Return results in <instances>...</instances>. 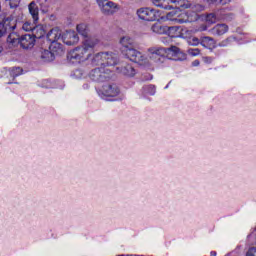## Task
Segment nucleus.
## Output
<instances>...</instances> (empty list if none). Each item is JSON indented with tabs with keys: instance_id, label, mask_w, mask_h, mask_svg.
Masks as SVG:
<instances>
[{
	"instance_id": "obj_42",
	"label": "nucleus",
	"mask_w": 256,
	"mask_h": 256,
	"mask_svg": "<svg viewBox=\"0 0 256 256\" xmlns=\"http://www.w3.org/2000/svg\"><path fill=\"white\" fill-rule=\"evenodd\" d=\"M16 13H18V16L20 17V19H16V23H21V20L23 19V11L18 10Z\"/></svg>"
},
{
	"instance_id": "obj_9",
	"label": "nucleus",
	"mask_w": 256,
	"mask_h": 256,
	"mask_svg": "<svg viewBox=\"0 0 256 256\" xmlns=\"http://www.w3.org/2000/svg\"><path fill=\"white\" fill-rule=\"evenodd\" d=\"M155 7H160V9L171 10L177 8V3L179 0H152Z\"/></svg>"
},
{
	"instance_id": "obj_46",
	"label": "nucleus",
	"mask_w": 256,
	"mask_h": 256,
	"mask_svg": "<svg viewBox=\"0 0 256 256\" xmlns=\"http://www.w3.org/2000/svg\"><path fill=\"white\" fill-rule=\"evenodd\" d=\"M201 31H207V26L206 25H203V26H201Z\"/></svg>"
},
{
	"instance_id": "obj_48",
	"label": "nucleus",
	"mask_w": 256,
	"mask_h": 256,
	"mask_svg": "<svg viewBox=\"0 0 256 256\" xmlns=\"http://www.w3.org/2000/svg\"><path fill=\"white\" fill-rule=\"evenodd\" d=\"M210 255H212V256H217V252L212 251V252L210 253Z\"/></svg>"
},
{
	"instance_id": "obj_40",
	"label": "nucleus",
	"mask_w": 256,
	"mask_h": 256,
	"mask_svg": "<svg viewBox=\"0 0 256 256\" xmlns=\"http://www.w3.org/2000/svg\"><path fill=\"white\" fill-rule=\"evenodd\" d=\"M202 61L204 63H207L208 65H210V63H213V58L209 57V56H205V57L202 58Z\"/></svg>"
},
{
	"instance_id": "obj_11",
	"label": "nucleus",
	"mask_w": 256,
	"mask_h": 256,
	"mask_svg": "<svg viewBox=\"0 0 256 256\" xmlns=\"http://www.w3.org/2000/svg\"><path fill=\"white\" fill-rule=\"evenodd\" d=\"M19 43L22 49H33L35 47V36L31 34L22 35Z\"/></svg>"
},
{
	"instance_id": "obj_29",
	"label": "nucleus",
	"mask_w": 256,
	"mask_h": 256,
	"mask_svg": "<svg viewBox=\"0 0 256 256\" xmlns=\"http://www.w3.org/2000/svg\"><path fill=\"white\" fill-rule=\"evenodd\" d=\"M142 93L144 95H154L155 94V85L150 84L142 88Z\"/></svg>"
},
{
	"instance_id": "obj_2",
	"label": "nucleus",
	"mask_w": 256,
	"mask_h": 256,
	"mask_svg": "<svg viewBox=\"0 0 256 256\" xmlns=\"http://www.w3.org/2000/svg\"><path fill=\"white\" fill-rule=\"evenodd\" d=\"M111 70L108 68H96L90 72V79L96 81L97 83H105L111 79Z\"/></svg>"
},
{
	"instance_id": "obj_22",
	"label": "nucleus",
	"mask_w": 256,
	"mask_h": 256,
	"mask_svg": "<svg viewBox=\"0 0 256 256\" xmlns=\"http://www.w3.org/2000/svg\"><path fill=\"white\" fill-rule=\"evenodd\" d=\"M8 73H9L12 81H15L16 77H19V75H23V68H21V67H12L8 70Z\"/></svg>"
},
{
	"instance_id": "obj_15",
	"label": "nucleus",
	"mask_w": 256,
	"mask_h": 256,
	"mask_svg": "<svg viewBox=\"0 0 256 256\" xmlns=\"http://www.w3.org/2000/svg\"><path fill=\"white\" fill-rule=\"evenodd\" d=\"M47 40L50 43H57V41H59V39H61L62 35H61V29L55 27L52 28L46 35Z\"/></svg>"
},
{
	"instance_id": "obj_12",
	"label": "nucleus",
	"mask_w": 256,
	"mask_h": 256,
	"mask_svg": "<svg viewBox=\"0 0 256 256\" xmlns=\"http://www.w3.org/2000/svg\"><path fill=\"white\" fill-rule=\"evenodd\" d=\"M117 71L125 77H135L137 74V71L131 64H122L120 67H117Z\"/></svg>"
},
{
	"instance_id": "obj_6",
	"label": "nucleus",
	"mask_w": 256,
	"mask_h": 256,
	"mask_svg": "<svg viewBox=\"0 0 256 256\" xmlns=\"http://www.w3.org/2000/svg\"><path fill=\"white\" fill-rule=\"evenodd\" d=\"M167 19H169V21H174V23H179L180 25L183 23H189V15L187 12H183L181 10L169 12L167 14Z\"/></svg>"
},
{
	"instance_id": "obj_23",
	"label": "nucleus",
	"mask_w": 256,
	"mask_h": 256,
	"mask_svg": "<svg viewBox=\"0 0 256 256\" xmlns=\"http://www.w3.org/2000/svg\"><path fill=\"white\" fill-rule=\"evenodd\" d=\"M32 33V37H34V39H41L42 37H45V29L41 26H34Z\"/></svg>"
},
{
	"instance_id": "obj_25",
	"label": "nucleus",
	"mask_w": 256,
	"mask_h": 256,
	"mask_svg": "<svg viewBox=\"0 0 256 256\" xmlns=\"http://www.w3.org/2000/svg\"><path fill=\"white\" fill-rule=\"evenodd\" d=\"M76 29L79 35H82V37H87L89 35V28L85 23L78 24Z\"/></svg>"
},
{
	"instance_id": "obj_24",
	"label": "nucleus",
	"mask_w": 256,
	"mask_h": 256,
	"mask_svg": "<svg viewBox=\"0 0 256 256\" xmlns=\"http://www.w3.org/2000/svg\"><path fill=\"white\" fill-rule=\"evenodd\" d=\"M200 44L202 47H213L215 45V39L209 37V36H204L201 38Z\"/></svg>"
},
{
	"instance_id": "obj_8",
	"label": "nucleus",
	"mask_w": 256,
	"mask_h": 256,
	"mask_svg": "<svg viewBox=\"0 0 256 256\" xmlns=\"http://www.w3.org/2000/svg\"><path fill=\"white\" fill-rule=\"evenodd\" d=\"M61 40L65 45L71 46L79 43V36L75 31L69 30L63 33Z\"/></svg>"
},
{
	"instance_id": "obj_36",
	"label": "nucleus",
	"mask_w": 256,
	"mask_h": 256,
	"mask_svg": "<svg viewBox=\"0 0 256 256\" xmlns=\"http://www.w3.org/2000/svg\"><path fill=\"white\" fill-rule=\"evenodd\" d=\"M6 1H8V4L11 9H15L19 7V0H6Z\"/></svg>"
},
{
	"instance_id": "obj_31",
	"label": "nucleus",
	"mask_w": 256,
	"mask_h": 256,
	"mask_svg": "<svg viewBox=\"0 0 256 256\" xmlns=\"http://www.w3.org/2000/svg\"><path fill=\"white\" fill-rule=\"evenodd\" d=\"M206 23L209 25H213L214 23H217V15L215 13H210L206 16Z\"/></svg>"
},
{
	"instance_id": "obj_7",
	"label": "nucleus",
	"mask_w": 256,
	"mask_h": 256,
	"mask_svg": "<svg viewBox=\"0 0 256 256\" xmlns=\"http://www.w3.org/2000/svg\"><path fill=\"white\" fill-rule=\"evenodd\" d=\"M137 15L142 21H155L157 19V10L151 8H140Z\"/></svg>"
},
{
	"instance_id": "obj_21",
	"label": "nucleus",
	"mask_w": 256,
	"mask_h": 256,
	"mask_svg": "<svg viewBox=\"0 0 256 256\" xmlns=\"http://www.w3.org/2000/svg\"><path fill=\"white\" fill-rule=\"evenodd\" d=\"M151 30L153 31V33L163 35L164 33H167V26H163L161 25V23L156 22L154 25H152Z\"/></svg>"
},
{
	"instance_id": "obj_32",
	"label": "nucleus",
	"mask_w": 256,
	"mask_h": 256,
	"mask_svg": "<svg viewBox=\"0 0 256 256\" xmlns=\"http://www.w3.org/2000/svg\"><path fill=\"white\" fill-rule=\"evenodd\" d=\"M37 22H34V23H31V22H25L23 25H22V29L23 31H33L35 29V24Z\"/></svg>"
},
{
	"instance_id": "obj_10",
	"label": "nucleus",
	"mask_w": 256,
	"mask_h": 256,
	"mask_svg": "<svg viewBox=\"0 0 256 256\" xmlns=\"http://www.w3.org/2000/svg\"><path fill=\"white\" fill-rule=\"evenodd\" d=\"M120 93L121 90L116 84H106L102 87V94L105 97H117Z\"/></svg>"
},
{
	"instance_id": "obj_19",
	"label": "nucleus",
	"mask_w": 256,
	"mask_h": 256,
	"mask_svg": "<svg viewBox=\"0 0 256 256\" xmlns=\"http://www.w3.org/2000/svg\"><path fill=\"white\" fill-rule=\"evenodd\" d=\"M105 57H107L105 52H99V53L95 54L92 58V65H94V66H97V65L104 66L105 65Z\"/></svg>"
},
{
	"instance_id": "obj_28",
	"label": "nucleus",
	"mask_w": 256,
	"mask_h": 256,
	"mask_svg": "<svg viewBox=\"0 0 256 256\" xmlns=\"http://www.w3.org/2000/svg\"><path fill=\"white\" fill-rule=\"evenodd\" d=\"M20 39H21V37H19L17 35V33L10 32V34L7 37V43H10L11 45H15V44L19 43Z\"/></svg>"
},
{
	"instance_id": "obj_18",
	"label": "nucleus",
	"mask_w": 256,
	"mask_h": 256,
	"mask_svg": "<svg viewBox=\"0 0 256 256\" xmlns=\"http://www.w3.org/2000/svg\"><path fill=\"white\" fill-rule=\"evenodd\" d=\"M168 35L172 38L175 39L177 37H183V33H181V31H183V28H181V26H171V27H167Z\"/></svg>"
},
{
	"instance_id": "obj_14",
	"label": "nucleus",
	"mask_w": 256,
	"mask_h": 256,
	"mask_svg": "<svg viewBox=\"0 0 256 256\" xmlns=\"http://www.w3.org/2000/svg\"><path fill=\"white\" fill-rule=\"evenodd\" d=\"M104 55H106L104 58V66L113 67L117 65V62L119 61L117 54L113 52H104Z\"/></svg>"
},
{
	"instance_id": "obj_39",
	"label": "nucleus",
	"mask_w": 256,
	"mask_h": 256,
	"mask_svg": "<svg viewBox=\"0 0 256 256\" xmlns=\"http://www.w3.org/2000/svg\"><path fill=\"white\" fill-rule=\"evenodd\" d=\"M246 256H256V248L255 247L250 248L246 253Z\"/></svg>"
},
{
	"instance_id": "obj_4",
	"label": "nucleus",
	"mask_w": 256,
	"mask_h": 256,
	"mask_svg": "<svg viewBox=\"0 0 256 256\" xmlns=\"http://www.w3.org/2000/svg\"><path fill=\"white\" fill-rule=\"evenodd\" d=\"M98 7L104 15H114L119 11V5L113 1L109 0H97Z\"/></svg>"
},
{
	"instance_id": "obj_44",
	"label": "nucleus",
	"mask_w": 256,
	"mask_h": 256,
	"mask_svg": "<svg viewBox=\"0 0 256 256\" xmlns=\"http://www.w3.org/2000/svg\"><path fill=\"white\" fill-rule=\"evenodd\" d=\"M200 64H201V62L199 60H194L192 62V67H199Z\"/></svg>"
},
{
	"instance_id": "obj_49",
	"label": "nucleus",
	"mask_w": 256,
	"mask_h": 256,
	"mask_svg": "<svg viewBox=\"0 0 256 256\" xmlns=\"http://www.w3.org/2000/svg\"><path fill=\"white\" fill-rule=\"evenodd\" d=\"M7 83H8V85H11V83H13V82H11V81H8Z\"/></svg>"
},
{
	"instance_id": "obj_27",
	"label": "nucleus",
	"mask_w": 256,
	"mask_h": 256,
	"mask_svg": "<svg viewBox=\"0 0 256 256\" xmlns=\"http://www.w3.org/2000/svg\"><path fill=\"white\" fill-rule=\"evenodd\" d=\"M41 59L44 61H53L55 59V55L49 50H43L41 52Z\"/></svg>"
},
{
	"instance_id": "obj_34",
	"label": "nucleus",
	"mask_w": 256,
	"mask_h": 256,
	"mask_svg": "<svg viewBox=\"0 0 256 256\" xmlns=\"http://www.w3.org/2000/svg\"><path fill=\"white\" fill-rule=\"evenodd\" d=\"M201 50L199 48H190L188 49V54L192 57H197V55H200Z\"/></svg>"
},
{
	"instance_id": "obj_1",
	"label": "nucleus",
	"mask_w": 256,
	"mask_h": 256,
	"mask_svg": "<svg viewBox=\"0 0 256 256\" xmlns=\"http://www.w3.org/2000/svg\"><path fill=\"white\" fill-rule=\"evenodd\" d=\"M99 44V39L88 38L83 42L82 46L76 47L68 54V59L75 63H83L88 61L93 53V49Z\"/></svg>"
},
{
	"instance_id": "obj_38",
	"label": "nucleus",
	"mask_w": 256,
	"mask_h": 256,
	"mask_svg": "<svg viewBox=\"0 0 256 256\" xmlns=\"http://www.w3.org/2000/svg\"><path fill=\"white\" fill-rule=\"evenodd\" d=\"M171 37H170V35L168 34V36H166V37H162L161 38V41H162V43H164V44H169V43H171Z\"/></svg>"
},
{
	"instance_id": "obj_43",
	"label": "nucleus",
	"mask_w": 256,
	"mask_h": 256,
	"mask_svg": "<svg viewBox=\"0 0 256 256\" xmlns=\"http://www.w3.org/2000/svg\"><path fill=\"white\" fill-rule=\"evenodd\" d=\"M208 5H220V0H207Z\"/></svg>"
},
{
	"instance_id": "obj_41",
	"label": "nucleus",
	"mask_w": 256,
	"mask_h": 256,
	"mask_svg": "<svg viewBox=\"0 0 256 256\" xmlns=\"http://www.w3.org/2000/svg\"><path fill=\"white\" fill-rule=\"evenodd\" d=\"M167 52L172 51L173 53H179V48L176 46H171L170 48H166Z\"/></svg>"
},
{
	"instance_id": "obj_30",
	"label": "nucleus",
	"mask_w": 256,
	"mask_h": 256,
	"mask_svg": "<svg viewBox=\"0 0 256 256\" xmlns=\"http://www.w3.org/2000/svg\"><path fill=\"white\" fill-rule=\"evenodd\" d=\"M38 5L43 13H46L49 9V0H37Z\"/></svg>"
},
{
	"instance_id": "obj_20",
	"label": "nucleus",
	"mask_w": 256,
	"mask_h": 256,
	"mask_svg": "<svg viewBox=\"0 0 256 256\" xmlns=\"http://www.w3.org/2000/svg\"><path fill=\"white\" fill-rule=\"evenodd\" d=\"M180 7H183L184 9H192V11L195 13H201V11H205V6L201 4H195L193 6L191 4H181Z\"/></svg>"
},
{
	"instance_id": "obj_13",
	"label": "nucleus",
	"mask_w": 256,
	"mask_h": 256,
	"mask_svg": "<svg viewBox=\"0 0 256 256\" xmlns=\"http://www.w3.org/2000/svg\"><path fill=\"white\" fill-rule=\"evenodd\" d=\"M15 27H17V25H11L9 18L4 20L3 23H0V37H3V35H6L7 33H11V31H14Z\"/></svg>"
},
{
	"instance_id": "obj_37",
	"label": "nucleus",
	"mask_w": 256,
	"mask_h": 256,
	"mask_svg": "<svg viewBox=\"0 0 256 256\" xmlns=\"http://www.w3.org/2000/svg\"><path fill=\"white\" fill-rule=\"evenodd\" d=\"M201 41H199V38L194 37L189 41V45H192L193 47H197Z\"/></svg>"
},
{
	"instance_id": "obj_26",
	"label": "nucleus",
	"mask_w": 256,
	"mask_h": 256,
	"mask_svg": "<svg viewBox=\"0 0 256 256\" xmlns=\"http://www.w3.org/2000/svg\"><path fill=\"white\" fill-rule=\"evenodd\" d=\"M120 44L124 49H131L133 45V40L129 36H124L120 39Z\"/></svg>"
},
{
	"instance_id": "obj_45",
	"label": "nucleus",
	"mask_w": 256,
	"mask_h": 256,
	"mask_svg": "<svg viewBox=\"0 0 256 256\" xmlns=\"http://www.w3.org/2000/svg\"><path fill=\"white\" fill-rule=\"evenodd\" d=\"M227 3H231V0H220V5H227Z\"/></svg>"
},
{
	"instance_id": "obj_33",
	"label": "nucleus",
	"mask_w": 256,
	"mask_h": 256,
	"mask_svg": "<svg viewBox=\"0 0 256 256\" xmlns=\"http://www.w3.org/2000/svg\"><path fill=\"white\" fill-rule=\"evenodd\" d=\"M233 41H235V37H228L225 40L221 41L219 43V47H227L228 45H231V43H233Z\"/></svg>"
},
{
	"instance_id": "obj_16",
	"label": "nucleus",
	"mask_w": 256,
	"mask_h": 256,
	"mask_svg": "<svg viewBox=\"0 0 256 256\" xmlns=\"http://www.w3.org/2000/svg\"><path fill=\"white\" fill-rule=\"evenodd\" d=\"M227 31H229V26L227 24H217L210 30V33L217 37H221V35H225Z\"/></svg>"
},
{
	"instance_id": "obj_47",
	"label": "nucleus",
	"mask_w": 256,
	"mask_h": 256,
	"mask_svg": "<svg viewBox=\"0 0 256 256\" xmlns=\"http://www.w3.org/2000/svg\"><path fill=\"white\" fill-rule=\"evenodd\" d=\"M148 76H149V77H148V78H146V80H148V81H149V80L153 79V76H152L151 74H148Z\"/></svg>"
},
{
	"instance_id": "obj_3",
	"label": "nucleus",
	"mask_w": 256,
	"mask_h": 256,
	"mask_svg": "<svg viewBox=\"0 0 256 256\" xmlns=\"http://www.w3.org/2000/svg\"><path fill=\"white\" fill-rule=\"evenodd\" d=\"M123 54L127 59L132 61V63H138L139 65H145L147 58L139 50L135 48H127L122 50Z\"/></svg>"
},
{
	"instance_id": "obj_35",
	"label": "nucleus",
	"mask_w": 256,
	"mask_h": 256,
	"mask_svg": "<svg viewBox=\"0 0 256 256\" xmlns=\"http://www.w3.org/2000/svg\"><path fill=\"white\" fill-rule=\"evenodd\" d=\"M222 19H224V21H233V19H235V14L233 13L223 14Z\"/></svg>"
},
{
	"instance_id": "obj_5",
	"label": "nucleus",
	"mask_w": 256,
	"mask_h": 256,
	"mask_svg": "<svg viewBox=\"0 0 256 256\" xmlns=\"http://www.w3.org/2000/svg\"><path fill=\"white\" fill-rule=\"evenodd\" d=\"M148 53H150V58L154 59L156 63H164L165 57H167V48L154 46L148 49Z\"/></svg>"
},
{
	"instance_id": "obj_17",
	"label": "nucleus",
	"mask_w": 256,
	"mask_h": 256,
	"mask_svg": "<svg viewBox=\"0 0 256 256\" xmlns=\"http://www.w3.org/2000/svg\"><path fill=\"white\" fill-rule=\"evenodd\" d=\"M28 9L34 23H37V21H39V6H37V3H35V1H32L28 5Z\"/></svg>"
}]
</instances>
